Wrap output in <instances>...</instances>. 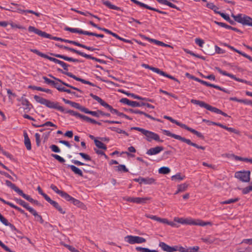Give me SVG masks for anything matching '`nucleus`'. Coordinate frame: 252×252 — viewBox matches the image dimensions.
<instances>
[{
    "label": "nucleus",
    "mask_w": 252,
    "mask_h": 252,
    "mask_svg": "<svg viewBox=\"0 0 252 252\" xmlns=\"http://www.w3.org/2000/svg\"><path fill=\"white\" fill-rule=\"evenodd\" d=\"M34 99L36 102L41 104L45 105L49 108L55 109L62 112L68 113L77 118H80L86 122L95 124L97 122L95 120L90 118L86 116L83 115L76 111L72 110H65L64 108L59 105V103L57 101H51L38 95H34Z\"/></svg>",
    "instance_id": "obj_1"
},
{
    "label": "nucleus",
    "mask_w": 252,
    "mask_h": 252,
    "mask_svg": "<svg viewBox=\"0 0 252 252\" xmlns=\"http://www.w3.org/2000/svg\"><path fill=\"white\" fill-rule=\"evenodd\" d=\"M90 95L93 99L96 100L102 106L107 108L112 113L115 114L119 116L124 117L128 120H132V119L130 118L128 116L124 114L123 113L119 112L117 109H114L111 105L107 103L99 96L94 95L92 93L90 94Z\"/></svg>",
    "instance_id": "obj_2"
},
{
    "label": "nucleus",
    "mask_w": 252,
    "mask_h": 252,
    "mask_svg": "<svg viewBox=\"0 0 252 252\" xmlns=\"http://www.w3.org/2000/svg\"><path fill=\"white\" fill-rule=\"evenodd\" d=\"M131 129H134L141 132L146 137V139L148 142L155 140L158 142L162 143L163 140L160 139L159 136L154 132L139 127H132Z\"/></svg>",
    "instance_id": "obj_3"
},
{
    "label": "nucleus",
    "mask_w": 252,
    "mask_h": 252,
    "mask_svg": "<svg viewBox=\"0 0 252 252\" xmlns=\"http://www.w3.org/2000/svg\"><path fill=\"white\" fill-rule=\"evenodd\" d=\"M163 131L166 135L170 136V137L174 138L176 139H177V140H180L183 142L186 143L187 144H188L189 145L193 146L197 149H201L202 150H204L205 149V147H203L202 146H199L197 144L192 142L190 141V140L186 139V138L182 137L180 135L172 133L169 130H164Z\"/></svg>",
    "instance_id": "obj_4"
},
{
    "label": "nucleus",
    "mask_w": 252,
    "mask_h": 252,
    "mask_svg": "<svg viewBox=\"0 0 252 252\" xmlns=\"http://www.w3.org/2000/svg\"><path fill=\"white\" fill-rule=\"evenodd\" d=\"M233 17L235 21L243 25H248L252 27V18L246 15L239 14L233 15Z\"/></svg>",
    "instance_id": "obj_5"
},
{
    "label": "nucleus",
    "mask_w": 252,
    "mask_h": 252,
    "mask_svg": "<svg viewBox=\"0 0 252 252\" xmlns=\"http://www.w3.org/2000/svg\"><path fill=\"white\" fill-rule=\"evenodd\" d=\"M184 224L189 225H199L204 226L207 225H212V223L210 221H204L202 220H194L191 219H185Z\"/></svg>",
    "instance_id": "obj_6"
},
{
    "label": "nucleus",
    "mask_w": 252,
    "mask_h": 252,
    "mask_svg": "<svg viewBox=\"0 0 252 252\" xmlns=\"http://www.w3.org/2000/svg\"><path fill=\"white\" fill-rule=\"evenodd\" d=\"M125 239L130 244H141L146 241L145 238L137 236L127 235L125 237Z\"/></svg>",
    "instance_id": "obj_7"
},
{
    "label": "nucleus",
    "mask_w": 252,
    "mask_h": 252,
    "mask_svg": "<svg viewBox=\"0 0 252 252\" xmlns=\"http://www.w3.org/2000/svg\"><path fill=\"white\" fill-rule=\"evenodd\" d=\"M250 174L249 171H238L235 174V177L243 182H249L250 181Z\"/></svg>",
    "instance_id": "obj_8"
},
{
    "label": "nucleus",
    "mask_w": 252,
    "mask_h": 252,
    "mask_svg": "<svg viewBox=\"0 0 252 252\" xmlns=\"http://www.w3.org/2000/svg\"><path fill=\"white\" fill-rule=\"evenodd\" d=\"M151 198L148 197H132L126 196L123 198V199L129 202L135 203L137 204H145L147 201Z\"/></svg>",
    "instance_id": "obj_9"
},
{
    "label": "nucleus",
    "mask_w": 252,
    "mask_h": 252,
    "mask_svg": "<svg viewBox=\"0 0 252 252\" xmlns=\"http://www.w3.org/2000/svg\"><path fill=\"white\" fill-rule=\"evenodd\" d=\"M145 216L147 218H150L152 220H156L162 223L167 224L172 227H178L175 223L173 221H169L166 219H162L158 217L157 216L151 215L149 214H145Z\"/></svg>",
    "instance_id": "obj_10"
},
{
    "label": "nucleus",
    "mask_w": 252,
    "mask_h": 252,
    "mask_svg": "<svg viewBox=\"0 0 252 252\" xmlns=\"http://www.w3.org/2000/svg\"><path fill=\"white\" fill-rule=\"evenodd\" d=\"M215 69L217 70L219 73H220L222 75L227 76H228V77H229L234 79L235 80H236L237 81H238V82H242V83H246L247 84L250 85H252L251 82H250L249 81H248L247 80L242 79H240V78H237L235 75H233L232 74L227 73L225 71L222 70L219 67H215Z\"/></svg>",
    "instance_id": "obj_11"
},
{
    "label": "nucleus",
    "mask_w": 252,
    "mask_h": 252,
    "mask_svg": "<svg viewBox=\"0 0 252 252\" xmlns=\"http://www.w3.org/2000/svg\"><path fill=\"white\" fill-rule=\"evenodd\" d=\"M64 199L66 201L70 202L73 205L76 206L79 208H80L84 210H86L87 209L86 205L80 201L79 200L72 197L68 193H67V194L66 195L65 197H64Z\"/></svg>",
    "instance_id": "obj_12"
},
{
    "label": "nucleus",
    "mask_w": 252,
    "mask_h": 252,
    "mask_svg": "<svg viewBox=\"0 0 252 252\" xmlns=\"http://www.w3.org/2000/svg\"><path fill=\"white\" fill-rule=\"evenodd\" d=\"M28 31L30 32H33L37 35L43 37L50 39H52V38L53 37L52 36L51 34H48L44 32H42L32 26H30L28 28Z\"/></svg>",
    "instance_id": "obj_13"
},
{
    "label": "nucleus",
    "mask_w": 252,
    "mask_h": 252,
    "mask_svg": "<svg viewBox=\"0 0 252 252\" xmlns=\"http://www.w3.org/2000/svg\"><path fill=\"white\" fill-rule=\"evenodd\" d=\"M120 101L122 103L127 104L133 107H141L143 106V102L131 101L126 98H122L120 99Z\"/></svg>",
    "instance_id": "obj_14"
},
{
    "label": "nucleus",
    "mask_w": 252,
    "mask_h": 252,
    "mask_svg": "<svg viewBox=\"0 0 252 252\" xmlns=\"http://www.w3.org/2000/svg\"><path fill=\"white\" fill-rule=\"evenodd\" d=\"M58 70L59 71L62 72L63 74H65L67 76L73 78L75 80L78 81H80V82H82L83 84H88V85H90L91 84V82L89 81H87V80H84L83 79H82V78H79V77H77L76 76H75V75L73 74L71 72H63V70L61 69H60V68L58 69Z\"/></svg>",
    "instance_id": "obj_15"
},
{
    "label": "nucleus",
    "mask_w": 252,
    "mask_h": 252,
    "mask_svg": "<svg viewBox=\"0 0 252 252\" xmlns=\"http://www.w3.org/2000/svg\"><path fill=\"white\" fill-rule=\"evenodd\" d=\"M135 182L139 183V184L144 183L145 184H152L155 183V180L153 178H143L139 177L137 179H134Z\"/></svg>",
    "instance_id": "obj_16"
},
{
    "label": "nucleus",
    "mask_w": 252,
    "mask_h": 252,
    "mask_svg": "<svg viewBox=\"0 0 252 252\" xmlns=\"http://www.w3.org/2000/svg\"><path fill=\"white\" fill-rule=\"evenodd\" d=\"M163 150V148L162 146H157L156 147L151 148L149 149L146 154L149 156L155 155Z\"/></svg>",
    "instance_id": "obj_17"
},
{
    "label": "nucleus",
    "mask_w": 252,
    "mask_h": 252,
    "mask_svg": "<svg viewBox=\"0 0 252 252\" xmlns=\"http://www.w3.org/2000/svg\"><path fill=\"white\" fill-rule=\"evenodd\" d=\"M159 247H160L163 251L167 252H176V249H174V246L171 247L163 242H159Z\"/></svg>",
    "instance_id": "obj_18"
},
{
    "label": "nucleus",
    "mask_w": 252,
    "mask_h": 252,
    "mask_svg": "<svg viewBox=\"0 0 252 252\" xmlns=\"http://www.w3.org/2000/svg\"><path fill=\"white\" fill-rule=\"evenodd\" d=\"M51 55L58 58H61L63 59L65 61L72 62H80L79 60L76 59H73L71 57H68L67 56L60 55V54H51Z\"/></svg>",
    "instance_id": "obj_19"
},
{
    "label": "nucleus",
    "mask_w": 252,
    "mask_h": 252,
    "mask_svg": "<svg viewBox=\"0 0 252 252\" xmlns=\"http://www.w3.org/2000/svg\"><path fill=\"white\" fill-rule=\"evenodd\" d=\"M48 76L49 77H50L51 78H53L54 80H56V81L61 83L63 85H64V86H66L67 87H69V88H71V89H72L73 90H76V91H78V92H79L80 93H82V91L81 90H80L79 89H78L77 88H76V87H75L74 86H71V85H69V84H68L67 83H66L63 82L61 79L55 77L54 76H53L51 74H49Z\"/></svg>",
    "instance_id": "obj_20"
},
{
    "label": "nucleus",
    "mask_w": 252,
    "mask_h": 252,
    "mask_svg": "<svg viewBox=\"0 0 252 252\" xmlns=\"http://www.w3.org/2000/svg\"><path fill=\"white\" fill-rule=\"evenodd\" d=\"M6 185L10 188L11 189H13L15 192H16L19 195L20 194L21 191H22L19 188H18L15 184L11 183L10 181L8 180L5 181Z\"/></svg>",
    "instance_id": "obj_21"
},
{
    "label": "nucleus",
    "mask_w": 252,
    "mask_h": 252,
    "mask_svg": "<svg viewBox=\"0 0 252 252\" xmlns=\"http://www.w3.org/2000/svg\"><path fill=\"white\" fill-rule=\"evenodd\" d=\"M183 128L191 132V133L195 134L197 137H198L199 138H201L202 139L204 138V136L201 132H199L197 131V130H196L191 127H189L185 124L183 126Z\"/></svg>",
    "instance_id": "obj_22"
},
{
    "label": "nucleus",
    "mask_w": 252,
    "mask_h": 252,
    "mask_svg": "<svg viewBox=\"0 0 252 252\" xmlns=\"http://www.w3.org/2000/svg\"><path fill=\"white\" fill-rule=\"evenodd\" d=\"M24 143L25 146L28 150H31V144L30 138H29L28 133L26 131L24 132Z\"/></svg>",
    "instance_id": "obj_23"
},
{
    "label": "nucleus",
    "mask_w": 252,
    "mask_h": 252,
    "mask_svg": "<svg viewBox=\"0 0 252 252\" xmlns=\"http://www.w3.org/2000/svg\"><path fill=\"white\" fill-rule=\"evenodd\" d=\"M64 30L66 31H69L73 33H78L79 34H82L84 35H86L87 31H83L82 30H80L79 29L76 28H71L69 27H65L64 28Z\"/></svg>",
    "instance_id": "obj_24"
},
{
    "label": "nucleus",
    "mask_w": 252,
    "mask_h": 252,
    "mask_svg": "<svg viewBox=\"0 0 252 252\" xmlns=\"http://www.w3.org/2000/svg\"><path fill=\"white\" fill-rule=\"evenodd\" d=\"M14 200L16 201L17 203H18L19 204H20V205L22 206L23 207L27 209L30 212L31 209H33V208L31 207L27 203H26L25 201L22 199L15 198Z\"/></svg>",
    "instance_id": "obj_25"
},
{
    "label": "nucleus",
    "mask_w": 252,
    "mask_h": 252,
    "mask_svg": "<svg viewBox=\"0 0 252 252\" xmlns=\"http://www.w3.org/2000/svg\"><path fill=\"white\" fill-rule=\"evenodd\" d=\"M156 0L160 4L168 5L171 8L176 9L177 10H180L179 8L176 5L167 1V0Z\"/></svg>",
    "instance_id": "obj_26"
},
{
    "label": "nucleus",
    "mask_w": 252,
    "mask_h": 252,
    "mask_svg": "<svg viewBox=\"0 0 252 252\" xmlns=\"http://www.w3.org/2000/svg\"><path fill=\"white\" fill-rule=\"evenodd\" d=\"M68 167L70 168L71 171L73 172L75 174L78 175L81 177L83 176L82 170L75 166L73 165H68Z\"/></svg>",
    "instance_id": "obj_27"
},
{
    "label": "nucleus",
    "mask_w": 252,
    "mask_h": 252,
    "mask_svg": "<svg viewBox=\"0 0 252 252\" xmlns=\"http://www.w3.org/2000/svg\"><path fill=\"white\" fill-rule=\"evenodd\" d=\"M50 188L51 189L54 190L55 192H56L57 193H58V194L60 195L62 197H63V198H64V197H65L66 195L67 194V193L64 192V191H62V190H59L58 188L55 186L53 184H52L50 186Z\"/></svg>",
    "instance_id": "obj_28"
},
{
    "label": "nucleus",
    "mask_w": 252,
    "mask_h": 252,
    "mask_svg": "<svg viewBox=\"0 0 252 252\" xmlns=\"http://www.w3.org/2000/svg\"><path fill=\"white\" fill-rule=\"evenodd\" d=\"M190 102L194 104L198 105L201 107H203L207 109L209 104L206 103L204 101H200L196 99H191Z\"/></svg>",
    "instance_id": "obj_29"
},
{
    "label": "nucleus",
    "mask_w": 252,
    "mask_h": 252,
    "mask_svg": "<svg viewBox=\"0 0 252 252\" xmlns=\"http://www.w3.org/2000/svg\"><path fill=\"white\" fill-rule=\"evenodd\" d=\"M102 2L103 4L109 7L110 9L116 10H121L120 7L112 4L109 1L103 0H102Z\"/></svg>",
    "instance_id": "obj_30"
},
{
    "label": "nucleus",
    "mask_w": 252,
    "mask_h": 252,
    "mask_svg": "<svg viewBox=\"0 0 252 252\" xmlns=\"http://www.w3.org/2000/svg\"><path fill=\"white\" fill-rule=\"evenodd\" d=\"M30 213L32 214L35 218V220L37 221H39L41 223H43L44 222V220L41 217V216L38 215L36 211L33 209H31Z\"/></svg>",
    "instance_id": "obj_31"
},
{
    "label": "nucleus",
    "mask_w": 252,
    "mask_h": 252,
    "mask_svg": "<svg viewBox=\"0 0 252 252\" xmlns=\"http://www.w3.org/2000/svg\"><path fill=\"white\" fill-rule=\"evenodd\" d=\"M230 99L231 100L239 102L240 103H243L245 104H249V105H252V101L248 100V99H240L237 98L236 97H231L230 98Z\"/></svg>",
    "instance_id": "obj_32"
},
{
    "label": "nucleus",
    "mask_w": 252,
    "mask_h": 252,
    "mask_svg": "<svg viewBox=\"0 0 252 252\" xmlns=\"http://www.w3.org/2000/svg\"><path fill=\"white\" fill-rule=\"evenodd\" d=\"M163 118L165 119H166V120H168L170 121L171 123H174V124L177 125V126H180L182 128H183V126L185 125L184 124H182V123L177 121L176 120L173 119L172 118H171V117H170L169 116H164Z\"/></svg>",
    "instance_id": "obj_33"
},
{
    "label": "nucleus",
    "mask_w": 252,
    "mask_h": 252,
    "mask_svg": "<svg viewBox=\"0 0 252 252\" xmlns=\"http://www.w3.org/2000/svg\"><path fill=\"white\" fill-rule=\"evenodd\" d=\"M56 45L58 46L60 48H63V49H65V50H66L67 51H70L71 52L76 53V54H77L79 55V54H80V51H78V50H76L75 49H73V48L67 47V46H63V45H60L56 44Z\"/></svg>",
    "instance_id": "obj_34"
},
{
    "label": "nucleus",
    "mask_w": 252,
    "mask_h": 252,
    "mask_svg": "<svg viewBox=\"0 0 252 252\" xmlns=\"http://www.w3.org/2000/svg\"><path fill=\"white\" fill-rule=\"evenodd\" d=\"M201 240L204 242L211 244L215 242L216 238L212 235H209L206 237L202 238Z\"/></svg>",
    "instance_id": "obj_35"
},
{
    "label": "nucleus",
    "mask_w": 252,
    "mask_h": 252,
    "mask_svg": "<svg viewBox=\"0 0 252 252\" xmlns=\"http://www.w3.org/2000/svg\"><path fill=\"white\" fill-rule=\"evenodd\" d=\"M206 6L208 8L213 10L216 13L219 14V12H220L218 10L219 9V8L212 2L207 3Z\"/></svg>",
    "instance_id": "obj_36"
},
{
    "label": "nucleus",
    "mask_w": 252,
    "mask_h": 252,
    "mask_svg": "<svg viewBox=\"0 0 252 252\" xmlns=\"http://www.w3.org/2000/svg\"><path fill=\"white\" fill-rule=\"evenodd\" d=\"M70 105L72 107L75 108L77 109H79V110H80L81 111L83 112H84L85 110H86V108L85 107L82 106L79 103L75 102L72 101Z\"/></svg>",
    "instance_id": "obj_37"
},
{
    "label": "nucleus",
    "mask_w": 252,
    "mask_h": 252,
    "mask_svg": "<svg viewBox=\"0 0 252 252\" xmlns=\"http://www.w3.org/2000/svg\"><path fill=\"white\" fill-rule=\"evenodd\" d=\"M52 39H54V40H60V41H63V42H65L71 43V44H72L75 45L76 46L77 45V42H76V41H75L69 40L64 39H62L61 38L58 37H55V36L53 37L52 38Z\"/></svg>",
    "instance_id": "obj_38"
},
{
    "label": "nucleus",
    "mask_w": 252,
    "mask_h": 252,
    "mask_svg": "<svg viewBox=\"0 0 252 252\" xmlns=\"http://www.w3.org/2000/svg\"><path fill=\"white\" fill-rule=\"evenodd\" d=\"M141 66L145 68L149 69L158 74L160 72V69L159 68L151 66L147 64L143 63Z\"/></svg>",
    "instance_id": "obj_39"
},
{
    "label": "nucleus",
    "mask_w": 252,
    "mask_h": 252,
    "mask_svg": "<svg viewBox=\"0 0 252 252\" xmlns=\"http://www.w3.org/2000/svg\"><path fill=\"white\" fill-rule=\"evenodd\" d=\"M94 143L95 146L99 149H103L104 150L107 149L106 146L100 141L95 140Z\"/></svg>",
    "instance_id": "obj_40"
},
{
    "label": "nucleus",
    "mask_w": 252,
    "mask_h": 252,
    "mask_svg": "<svg viewBox=\"0 0 252 252\" xmlns=\"http://www.w3.org/2000/svg\"><path fill=\"white\" fill-rule=\"evenodd\" d=\"M79 55L83 57H85L87 59H91V60H94L95 61H97L98 62H100L101 60L99 59H97L95 57H93L92 56H91V55H88V54H86L83 52H82L80 51V54H79Z\"/></svg>",
    "instance_id": "obj_41"
},
{
    "label": "nucleus",
    "mask_w": 252,
    "mask_h": 252,
    "mask_svg": "<svg viewBox=\"0 0 252 252\" xmlns=\"http://www.w3.org/2000/svg\"><path fill=\"white\" fill-rule=\"evenodd\" d=\"M135 249L136 251L140 252H158V251L155 250H151L148 248L140 247H137Z\"/></svg>",
    "instance_id": "obj_42"
},
{
    "label": "nucleus",
    "mask_w": 252,
    "mask_h": 252,
    "mask_svg": "<svg viewBox=\"0 0 252 252\" xmlns=\"http://www.w3.org/2000/svg\"><path fill=\"white\" fill-rule=\"evenodd\" d=\"M185 178V176H182L180 173H178L175 175H173L171 177V180L172 181L174 180H178L181 181L183 180Z\"/></svg>",
    "instance_id": "obj_43"
},
{
    "label": "nucleus",
    "mask_w": 252,
    "mask_h": 252,
    "mask_svg": "<svg viewBox=\"0 0 252 252\" xmlns=\"http://www.w3.org/2000/svg\"><path fill=\"white\" fill-rule=\"evenodd\" d=\"M19 195L22 196L24 198H25V199H26L27 200L29 201V202L32 203H33V202H35V200H34L33 198L31 197L30 196L24 193L23 191H21V192L20 193V194Z\"/></svg>",
    "instance_id": "obj_44"
},
{
    "label": "nucleus",
    "mask_w": 252,
    "mask_h": 252,
    "mask_svg": "<svg viewBox=\"0 0 252 252\" xmlns=\"http://www.w3.org/2000/svg\"><path fill=\"white\" fill-rule=\"evenodd\" d=\"M84 113H85L86 114H89L92 115V116L96 117H99V110H97L96 111H90L88 109L86 108V110H85Z\"/></svg>",
    "instance_id": "obj_45"
},
{
    "label": "nucleus",
    "mask_w": 252,
    "mask_h": 252,
    "mask_svg": "<svg viewBox=\"0 0 252 252\" xmlns=\"http://www.w3.org/2000/svg\"><path fill=\"white\" fill-rule=\"evenodd\" d=\"M158 74L163 76H165V77H166L169 78L172 80H173L174 81L178 82V79L175 78L174 77L166 73L165 72L161 70L160 69V72L158 73Z\"/></svg>",
    "instance_id": "obj_46"
},
{
    "label": "nucleus",
    "mask_w": 252,
    "mask_h": 252,
    "mask_svg": "<svg viewBox=\"0 0 252 252\" xmlns=\"http://www.w3.org/2000/svg\"><path fill=\"white\" fill-rule=\"evenodd\" d=\"M170 171L169 168L167 167H162L158 170V172L160 174H168Z\"/></svg>",
    "instance_id": "obj_47"
},
{
    "label": "nucleus",
    "mask_w": 252,
    "mask_h": 252,
    "mask_svg": "<svg viewBox=\"0 0 252 252\" xmlns=\"http://www.w3.org/2000/svg\"><path fill=\"white\" fill-rule=\"evenodd\" d=\"M0 221L6 226H13L10 223L8 222L7 219H6L0 213Z\"/></svg>",
    "instance_id": "obj_48"
},
{
    "label": "nucleus",
    "mask_w": 252,
    "mask_h": 252,
    "mask_svg": "<svg viewBox=\"0 0 252 252\" xmlns=\"http://www.w3.org/2000/svg\"><path fill=\"white\" fill-rule=\"evenodd\" d=\"M0 221L6 226H13L10 223L8 222L7 219H6L0 213Z\"/></svg>",
    "instance_id": "obj_49"
},
{
    "label": "nucleus",
    "mask_w": 252,
    "mask_h": 252,
    "mask_svg": "<svg viewBox=\"0 0 252 252\" xmlns=\"http://www.w3.org/2000/svg\"><path fill=\"white\" fill-rule=\"evenodd\" d=\"M0 221L6 226H13L10 223L8 222L7 219H6L0 213Z\"/></svg>",
    "instance_id": "obj_50"
},
{
    "label": "nucleus",
    "mask_w": 252,
    "mask_h": 252,
    "mask_svg": "<svg viewBox=\"0 0 252 252\" xmlns=\"http://www.w3.org/2000/svg\"><path fill=\"white\" fill-rule=\"evenodd\" d=\"M239 200V199L238 198L229 199L227 200L221 202V204H231V203H235V202L238 201Z\"/></svg>",
    "instance_id": "obj_51"
},
{
    "label": "nucleus",
    "mask_w": 252,
    "mask_h": 252,
    "mask_svg": "<svg viewBox=\"0 0 252 252\" xmlns=\"http://www.w3.org/2000/svg\"><path fill=\"white\" fill-rule=\"evenodd\" d=\"M76 46L80 47H82V48H85V49H86L87 50H88L91 51H94L96 50V49L94 48H93L92 47L87 46L85 45L81 44V43H80L79 42H77V44Z\"/></svg>",
    "instance_id": "obj_52"
},
{
    "label": "nucleus",
    "mask_w": 252,
    "mask_h": 252,
    "mask_svg": "<svg viewBox=\"0 0 252 252\" xmlns=\"http://www.w3.org/2000/svg\"><path fill=\"white\" fill-rule=\"evenodd\" d=\"M188 188L186 184H181L178 186V192H183L185 191Z\"/></svg>",
    "instance_id": "obj_53"
},
{
    "label": "nucleus",
    "mask_w": 252,
    "mask_h": 252,
    "mask_svg": "<svg viewBox=\"0 0 252 252\" xmlns=\"http://www.w3.org/2000/svg\"><path fill=\"white\" fill-rule=\"evenodd\" d=\"M51 156L58 160L60 163H64L65 161V159L59 155L52 154Z\"/></svg>",
    "instance_id": "obj_54"
},
{
    "label": "nucleus",
    "mask_w": 252,
    "mask_h": 252,
    "mask_svg": "<svg viewBox=\"0 0 252 252\" xmlns=\"http://www.w3.org/2000/svg\"><path fill=\"white\" fill-rule=\"evenodd\" d=\"M117 168V170L119 171H123L124 172H127L128 170L126 168L125 165H119L116 167Z\"/></svg>",
    "instance_id": "obj_55"
},
{
    "label": "nucleus",
    "mask_w": 252,
    "mask_h": 252,
    "mask_svg": "<svg viewBox=\"0 0 252 252\" xmlns=\"http://www.w3.org/2000/svg\"><path fill=\"white\" fill-rule=\"evenodd\" d=\"M47 202L50 203L53 207H54L56 209L60 206L59 204L56 201L52 200L50 197L47 198L46 200Z\"/></svg>",
    "instance_id": "obj_56"
},
{
    "label": "nucleus",
    "mask_w": 252,
    "mask_h": 252,
    "mask_svg": "<svg viewBox=\"0 0 252 252\" xmlns=\"http://www.w3.org/2000/svg\"><path fill=\"white\" fill-rule=\"evenodd\" d=\"M207 110H208L211 112L216 113L217 114H219V113L220 112V110L218 109L216 107H213L210 105H208Z\"/></svg>",
    "instance_id": "obj_57"
},
{
    "label": "nucleus",
    "mask_w": 252,
    "mask_h": 252,
    "mask_svg": "<svg viewBox=\"0 0 252 252\" xmlns=\"http://www.w3.org/2000/svg\"><path fill=\"white\" fill-rule=\"evenodd\" d=\"M86 35H89V36H94L97 37H100L103 38L104 37V35L103 34H97L94 32H90L88 31H87Z\"/></svg>",
    "instance_id": "obj_58"
},
{
    "label": "nucleus",
    "mask_w": 252,
    "mask_h": 252,
    "mask_svg": "<svg viewBox=\"0 0 252 252\" xmlns=\"http://www.w3.org/2000/svg\"><path fill=\"white\" fill-rule=\"evenodd\" d=\"M132 2H133V3H134L135 4L141 6V7H144L145 8H148V5L144 3H142L141 2H140L137 0H130Z\"/></svg>",
    "instance_id": "obj_59"
},
{
    "label": "nucleus",
    "mask_w": 252,
    "mask_h": 252,
    "mask_svg": "<svg viewBox=\"0 0 252 252\" xmlns=\"http://www.w3.org/2000/svg\"><path fill=\"white\" fill-rule=\"evenodd\" d=\"M65 248L68 249L71 252H80L78 250L75 249L74 247L70 246L67 244H63Z\"/></svg>",
    "instance_id": "obj_60"
},
{
    "label": "nucleus",
    "mask_w": 252,
    "mask_h": 252,
    "mask_svg": "<svg viewBox=\"0 0 252 252\" xmlns=\"http://www.w3.org/2000/svg\"><path fill=\"white\" fill-rule=\"evenodd\" d=\"M199 248L198 246L189 247L187 249V252H197L199 251Z\"/></svg>",
    "instance_id": "obj_61"
},
{
    "label": "nucleus",
    "mask_w": 252,
    "mask_h": 252,
    "mask_svg": "<svg viewBox=\"0 0 252 252\" xmlns=\"http://www.w3.org/2000/svg\"><path fill=\"white\" fill-rule=\"evenodd\" d=\"M37 189L40 194H41L43 197L45 198V199L46 200L47 198H48L49 197L45 193H44L41 189V188L40 187V186H38L37 188Z\"/></svg>",
    "instance_id": "obj_62"
},
{
    "label": "nucleus",
    "mask_w": 252,
    "mask_h": 252,
    "mask_svg": "<svg viewBox=\"0 0 252 252\" xmlns=\"http://www.w3.org/2000/svg\"><path fill=\"white\" fill-rule=\"evenodd\" d=\"M252 191V186H249L248 187H247L245 188H244L242 189V192L244 194H248L250 191Z\"/></svg>",
    "instance_id": "obj_63"
},
{
    "label": "nucleus",
    "mask_w": 252,
    "mask_h": 252,
    "mask_svg": "<svg viewBox=\"0 0 252 252\" xmlns=\"http://www.w3.org/2000/svg\"><path fill=\"white\" fill-rule=\"evenodd\" d=\"M50 148L51 149V150L54 152L60 153L61 152L60 148L57 145H52L51 146H50Z\"/></svg>",
    "instance_id": "obj_64"
}]
</instances>
